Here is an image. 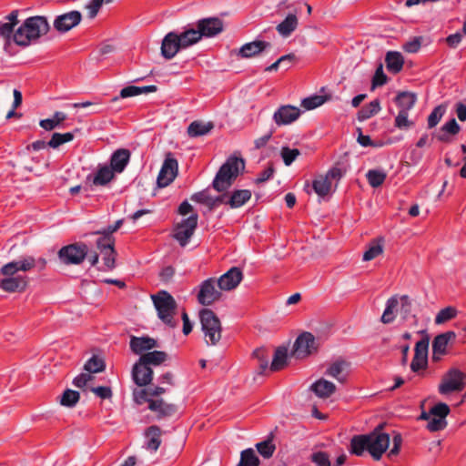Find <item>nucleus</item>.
Masks as SVG:
<instances>
[{"instance_id": "obj_48", "label": "nucleus", "mask_w": 466, "mask_h": 466, "mask_svg": "<svg viewBox=\"0 0 466 466\" xmlns=\"http://www.w3.org/2000/svg\"><path fill=\"white\" fill-rule=\"evenodd\" d=\"M252 356L258 362V366H259L258 373L263 374L265 372V370L268 368V360H269L268 350L265 348H258L253 351Z\"/></svg>"}, {"instance_id": "obj_39", "label": "nucleus", "mask_w": 466, "mask_h": 466, "mask_svg": "<svg viewBox=\"0 0 466 466\" xmlns=\"http://www.w3.org/2000/svg\"><path fill=\"white\" fill-rule=\"evenodd\" d=\"M312 187L319 197L324 198L330 192L331 182L324 175H319L313 180Z\"/></svg>"}, {"instance_id": "obj_30", "label": "nucleus", "mask_w": 466, "mask_h": 466, "mask_svg": "<svg viewBox=\"0 0 466 466\" xmlns=\"http://www.w3.org/2000/svg\"><path fill=\"white\" fill-rule=\"evenodd\" d=\"M385 63L389 72L398 74L403 68L404 58L400 52L389 51L385 56Z\"/></svg>"}, {"instance_id": "obj_51", "label": "nucleus", "mask_w": 466, "mask_h": 466, "mask_svg": "<svg viewBox=\"0 0 466 466\" xmlns=\"http://www.w3.org/2000/svg\"><path fill=\"white\" fill-rule=\"evenodd\" d=\"M256 448H257L258 453L266 459L272 457V455L276 450L275 444L273 443L272 440L269 438L263 441L258 442L256 444Z\"/></svg>"}, {"instance_id": "obj_4", "label": "nucleus", "mask_w": 466, "mask_h": 466, "mask_svg": "<svg viewBox=\"0 0 466 466\" xmlns=\"http://www.w3.org/2000/svg\"><path fill=\"white\" fill-rule=\"evenodd\" d=\"M154 306L157 311L158 318L167 325L175 328L177 323L173 320L177 309V302L174 298L166 290H160L152 295Z\"/></svg>"}, {"instance_id": "obj_16", "label": "nucleus", "mask_w": 466, "mask_h": 466, "mask_svg": "<svg viewBox=\"0 0 466 466\" xmlns=\"http://www.w3.org/2000/svg\"><path fill=\"white\" fill-rule=\"evenodd\" d=\"M243 279V273L239 268H229L218 279V287L220 290L230 291L236 289Z\"/></svg>"}, {"instance_id": "obj_28", "label": "nucleus", "mask_w": 466, "mask_h": 466, "mask_svg": "<svg viewBox=\"0 0 466 466\" xmlns=\"http://www.w3.org/2000/svg\"><path fill=\"white\" fill-rule=\"evenodd\" d=\"M310 389L318 397L322 399L330 397L336 391L335 384L325 379L317 380L311 385Z\"/></svg>"}, {"instance_id": "obj_49", "label": "nucleus", "mask_w": 466, "mask_h": 466, "mask_svg": "<svg viewBox=\"0 0 466 466\" xmlns=\"http://www.w3.org/2000/svg\"><path fill=\"white\" fill-rule=\"evenodd\" d=\"M386 173L381 170L370 169L367 172L366 177L372 187H379L386 179Z\"/></svg>"}, {"instance_id": "obj_44", "label": "nucleus", "mask_w": 466, "mask_h": 466, "mask_svg": "<svg viewBox=\"0 0 466 466\" xmlns=\"http://www.w3.org/2000/svg\"><path fill=\"white\" fill-rule=\"evenodd\" d=\"M260 461L251 448L246 449L240 453V460L237 466H259Z\"/></svg>"}, {"instance_id": "obj_38", "label": "nucleus", "mask_w": 466, "mask_h": 466, "mask_svg": "<svg viewBox=\"0 0 466 466\" xmlns=\"http://www.w3.org/2000/svg\"><path fill=\"white\" fill-rule=\"evenodd\" d=\"M179 40L182 45V48H187L201 40V36L198 28H187L182 33L178 34Z\"/></svg>"}, {"instance_id": "obj_50", "label": "nucleus", "mask_w": 466, "mask_h": 466, "mask_svg": "<svg viewBox=\"0 0 466 466\" xmlns=\"http://www.w3.org/2000/svg\"><path fill=\"white\" fill-rule=\"evenodd\" d=\"M74 139V135L71 132L67 133H54L51 139L47 142L48 147L57 148L61 145L70 142Z\"/></svg>"}, {"instance_id": "obj_23", "label": "nucleus", "mask_w": 466, "mask_h": 466, "mask_svg": "<svg viewBox=\"0 0 466 466\" xmlns=\"http://www.w3.org/2000/svg\"><path fill=\"white\" fill-rule=\"evenodd\" d=\"M148 409L157 413V419H163L174 415L177 408L175 404L167 403L163 399L149 401Z\"/></svg>"}, {"instance_id": "obj_8", "label": "nucleus", "mask_w": 466, "mask_h": 466, "mask_svg": "<svg viewBox=\"0 0 466 466\" xmlns=\"http://www.w3.org/2000/svg\"><path fill=\"white\" fill-rule=\"evenodd\" d=\"M0 276H2L0 278V289L5 292H23L28 286L27 277L17 275L15 272L5 273L3 266L0 268Z\"/></svg>"}, {"instance_id": "obj_7", "label": "nucleus", "mask_w": 466, "mask_h": 466, "mask_svg": "<svg viewBox=\"0 0 466 466\" xmlns=\"http://www.w3.org/2000/svg\"><path fill=\"white\" fill-rule=\"evenodd\" d=\"M466 374L461 370L452 368L450 369L442 377L439 385V392L447 395L453 391H461L466 385Z\"/></svg>"}, {"instance_id": "obj_26", "label": "nucleus", "mask_w": 466, "mask_h": 466, "mask_svg": "<svg viewBox=\"0 0 466 466\" xmlns=\"http://www.w3.org/2000/svg\"><path fill=\"white\" fill-rule=\"evenodd\" d=\"M460 130L461 127L456 119L451 118L444 124L438 132L434 133L433 136L441 142L449 143L451 142L450 136L457 135Z\"/></svg>"}, {"instance_id": "obj_47", "label": "nucleus", "mask_w": 466, "mask_h": 466, "mask_svg": "<svg viewBox=\"0 0 466 466\" xmlns=\"http://www.w3.org/2000/svg\"><path fill=\"white\" fill-rule=\"evenodd\" d=\"M383 252L382 239H374L364 252L362 259L370 261L376 258Z\"/></svg>"}, {"instance_id": "obj_34", "label": "nucleus", "mask_w": 466, "mask_h": 466, "mask_svg": "<svg viewBox=\"0 0 466 466\" xmlns=\"http://www.w3.org/2000/svg\"><path fill=\"white\" fill-rule=\"evenodd\" d=\"M365 451H369V437L367 434L353 436L350 440V453L356 456H362Z\"/></svg>"}, {"instance_id": "obj_20", "label": "nucleus", "mask_w": 466, "mask_h": 466, "mask_svg": "<svg viewBox=\"0 0 466 466\" xmlns=\"http://www.w3.org/2000/svg\"><path fill=\"white\" fill-rule=\"evenodd\" d=\"M36 267V260L34 257L27 256L17 260L10 261L3 265V271L7 274L18 271L26 272Z\"/></svg>"}, {"instance_id": "obj_56", "label": "nucleus", "mask_w": 466, "mask_h": 466, "mask_svg": "<svg viewBox=\"0 0 466 466\" xmlns=\"http://www.w3.org/2000/svg\"><path fill=\"white\" fill-rule=\"evenodd\" d=\"M394 125L399 129H409L414 126V122L409 119V112L399 111L395 117Z\"/></svg>"}, {"instance_id": "obj_59", "label": "nucleus", "mask_w": 466, "mask_h": 466, "mask_svg": "<svg viewBox=\"0 0 466 466\" xmlns=\"http://www.w3.org/2000/svg\"><path fill=\"white\" fill-rule=\"evenodd\" d=\"M428 350H429V337L426 336L425 338L421 339L420 341H418L415 345L414 349V356L421 357L428 359Z\"/></svg>"}, {"instance_id": "obj_57", "label": "nucleus", "mask_w": 466, "mask_h": 466, "mask_svg": "<svg viewBox=\"0 0 466 466\" xmlns=\"http://www.w3.org/2000/svg\"><path fill=\"white\" fill-rule=\"evenodd\" d=\"M400 308L399 309L400 315L403 320H407L411 316L412 303L408 295H403L400 298Z\"/></svg>"}, {"instance_id": "obj_32", "label": "nucleus", "mask_w": 466, "mask_h": 466, "mask_svg": "<svg viewBox=\"0 0 466 466\" xmlns=\"http://www.w3.org/2000/svg\"><path fill=\"white\" fill-rule=\"evenodd\" d=\"M251 191L248 189H236L229 194L228 206L230 208H239L251 198Z\"/></svg>"}, {"instance_id": "obj_21", "label": "nucleus", "mask_w": 466, "mask_h": 466, "mask_svg": "<svg viewBox=\"0 0 466 466\" xmlns=\"http://www.w3.org/2000/svg\"><path fill=\"white\" fill-rule=\"evenodd\" d=\"M131 350L137 355H142L144 352L158 347L157 341L150 337L132 336L129 343Z\"/></svg>"}, {"instance_id": "obj_41", "label": "nucleus", "mask_w": 466, "mask_h": 466, "mask_svg": "<svg viewBox=\"0 0 466 466\" xmlns=\"http://www.w3.org/2000/svg\"><path fill=\"white\" fill-rule=\"evenodd\" d=\"M399 306V299L396 296L390 298L387 300L386 308L381 316V322L384 324H390L395 319V310Z\"/></svg>"}, {"instance_id": "obj_54", "label": "nucleus", "mask_w": 466, "mask_h": 466, "mask_svg": "<svg viewBox=\"0 0 466 466\" xmlns=\"http://www.w3.org/2000/svg\"><path fill=\"white\" fill-rule=\"evenodd\" d=\"M326 101L327 96L316 95L304 98L301 101V106L304 107L306 110H312L323 105Z\"/></svg>"}, {"instance_id": "obj_42", "label": "nucleus", "mask_w": 466, "mask_h": 466, "mask_svg": "<svg viewBox=\"0 0 466 466\" xmlns=\"http://www.w3.org/2000/svg\"><path fill=\"white\" fill-rule=\"evenodd\" d=\"M380 110V104L378 99L370 102L358 112V120L364 121L378 114Z\"/></svg>"}, {"instance_id": "obj_52", "label": "nucleus", "mask_w": 466, "mask_h": 466, "mask_svg": "<svg viewBox=\"0 0 466 466\" xmlns=\"http://www.w3.org/2000/svg\"><path fill=\"white\" fill-rule=\"evenodd\" d=\"M447 106L444 104L437 106L428 116V127L432 128L436 127L445 114Z\"/></svg>"}, {"instance_id": "obj_11", "label": "nucleus", "mask_w": 466, "mask_h": 466, "mask_svg": "<svg viewBox=\"0 0 466 466\" xmlns=\"http://www.w3.org/2000/svg\"><path fill=\"white\" fill-rule=\"evenodd\" d=\"M218 285V280L213 278L208 279L204 280L201 285L198 294V300L203 306H210L215 301L220 299L222 293L219 289H218L216 286Z\"/></svg>"}, {"instance_id": "obj_12", "label": "nucleus", "mask_w": 466, "mask_h": 466, "mask_svg": "<svg viewBox=\"0 0 466 466\" xmlns=\"http://www.w3.org/2000/svg\"><path fill=\"white\" fill-rule=\"evenodd\" d=\"M171 154H167L161 169L158 173L157 183L159 187H167L176 178L178 172V163L177 159L170 157Z\"/></svg>"}, {"instance_id": "obj_29", "label": "nucleus", "mask_w": 466, "mask_h": 466, "mask_svg": "<svg viewBox=\"0 0 466 466\" xmlns=\"http://www.w3.org/2000/svg\"><path fill=\"white\" fill-rule=\"evenodd\" d=\"M161 429L157 425L148 427L146 431V437L147 439L146 448L153 452H156L161 444Z\"/></svg>"}, {"instance_id": "obj_22", "label": "nucleus", "mask_w": 466, "mask_h": 466, "mask_svg": "<svg viewBox=\"0 0 466 466\" xmlns=\"http://www.w3.org/2000/svg\"><path fill=\"white\" fill-rule=\"evenodd\" d=\"M132 378L134 382L139 386L148 385L153 379V370L140 362H137L132 370Z\"/></svg>"}, {"instance_id": "obj_46", "label": "nucleus", "mask_w": 466, "mask_h": 466, "mask_svg": "<svg viewBox=\"0 0 466 466\" xmlns=\"http://www.w3.org/2000/svg\"><path fill=\"white\" fill-rule=\"evenodd\" d=\"M66 119V115L63 112L56 111L53 118L43 119L39 122L41 127L46 131H51L58 127L63 121Z\"/></svg>"}, {"instance_id": "obj_1", "label": "nucleus", "mask_w": 466, "mask_h": 466, "mask_svg": "<svg viewBox=\"0 0 466 466\" xmlns=\"http://www.w3.org/2000/svg\"><path fill=\"white\" fill-rule=\"evenodd\" d=\"M49 29L50 25L46 16H31L15 30L13 41L19 46H28L33 41L46 35Z\"/></svg>"}, {"instance_id": "obj_64", "label": "nucleus", "mask_w": 466, "mask_h": 466, "mask_svg": "<svg viewBox=\"0 0 466 466\" xmlns=\"http://www.w3.org/2000/svg\"><path fill=\"white\" fill-rule=\"evenodd\" d=\"M311 461L317 466H331L329 455L324 451H317L311 455Z\"/></svg>"}, {"instance_id": "obj_62", "label": "nucleus", "mask_w": 466, "mask_h": 466, "mask_svg": "<svg viewBox=\"0 0 466 466\" xmlns=\"http://www.w3.org/2000/svg\"><path fill=\"white\" fill-rule=\"evenodd\" d=\"M102 5H103L102 0H90L85 5V9L87 11L88 18L94 19L97 15Z\"/></svg>"}, {"instance_id": "obj_9", "label": "nucleus", "mask_w": 466, "mask_h": 466, "mask_svg": "<svg viewBox=\"0 0 466 466\" xmlns=\"http://www.w3.org/2000/svg\"><path fill=\"white\" fill-rule=\"evenodd\" d=\"M317 349L315 337L310 332H303L296 339L291 355L297 359H304Z\"/></svg>"}, {"instance_id": "obj_61", "label": "nucleus", "mask_w": 466, "mask_h": 466, "mask_svg": "<svg viewBox=\"0 0 466 466\" xmlns=\"http://www.w3.org/2000/svg\"><path fill=\"white\" fill-rule=\"evenodd\" d=\"M449 413L450 408L446 403L443 402H440L434 405L430 410V414L443 420H445Z\"/></svg>"}, {"instance_id": "obj_27", "label": "nucleus", "mask_w": 466, "mask_h": 466, "mask_svg": "<svg viewBox=\"0 0 466 466\" xmlns=\"http://www.w3.org/2000/svg\"><path fill=\"white\" fill-rule=\"evenodd\" d=\"M130 152L127 149H117L115 151L110 159L111 169L114 172L121 173L129 162Z\"/></svg>"}, {"instance_id": "obj_19", "label": "nucleus", "mask_w": 466, "mask_h": 466, "mask_svg": "<svg viewBox=\"0 0 466 466\" xmlns=\"http://www.w3.org/2000/svg\"><path fill=\"white\" fill-rule=\"evenodd\" d=\"M269 42L262 40H255L253 42L244 44L238 51V56L241 58H252L258 56L268 47H270Z\"/></svg>"}, {"instance_id": "obj_58", "label": "nucleus", "mask_w": 466, "mask_h": 466, "mask_svg": "<svg viewBox=\"0 0 466 466\" xmlns=\"http://www.w3.org/2000/svg\"><path fill=\"white\" fill-rule=\"evenodd\" d=\"M281 157L286 166H290L295 159L300 155V152L297 148L290 149L288 147L281 148Z\"/></svg>"}, {"instance_id": "obj_3", "label": "nucleus", "mask_w": 466, "mask_h": 466, "mask_svg": "<svg viewBox=\"0 0 466 466\" xmlns=\"http://www.w3.org/2000/svg\"><path fill=\"white\" fill-rule=\"evenodd\" d=\"M201 329L208 345L215 346L221 339L222 327L218 317L209 309H203L199 312Z\"/></svg>"}, {"instance_id": "obj_53", "label": "nucleus", "mask_w": 466, "mask_h": 466, "mask_svg": "<svg viewBox=\"0 0 466 466\" xmlns=\"http://www.w3.org/2000/svg\"><path fill=\"white\" fill-rule=\"evenodd\" d=\"M84 369L89 373L101 372L105 370V362L102 359L93 356L86 362Z\"/></svg>"}, {"instance_id": "obj_15", "label": "nucleus", "mask_w": 466, "mask_h": 466, "mask_svg": "<svg viewBox=\"0 0 466 466\" xmlns=\"http://www.w3.org/2000/svg\"><path fill=\"white\" fill-rule=\"evenodd\" d=\"M81 20V13L79 11L73 10L56 16L54 21V27L58 32L65 33L79 25Z\"/></svg>"}, {"instance_id": "obj_33", "label": "nucleus", "mask_w": 466, "mask_h": 466, "mask_svg": "<svg viewBox=\"0 0 466 466\" xmlns=\"http://www.w3.org/2000/svg\"><path fill=\"white\" fill-rule=\"evenodd\" d=\"M167 360V354L165 351L154 350L142 354L138 360L140 364L147 367L150 365L158 366Z\"/></svg>"}, {"instance_id": "obj_5", "label": "nucleus", "mask_w": 466, "mask_h": 466, "mask_svg": "<svg viewBox=\"0 0 466 466\" xmlns=\"http://www.w3.org/2000/svg\"><path fill=\"white\" fill-rule=\"evenodd\" d=\"M383 424H380L370 433L367 434L369 437V453L375 461H380L390 446V437L388 433L381 432Z\"/></svg>"}, {"instance_id": "obj_60", "label": "nucleus", "mask_w": 466, "mask_h": 466, "mask_svg": "<svg viewBox=\"0 0 466 466\" xmlns=\"http://www.w3.org/2000/svg\"><path fill=\"white\" fill-rule=\"evenodd\" d=\"M387 81L388 77L383 72V66L382 64H380L372 78V89H374L377 86H381L385 85Z\"/></svg>"}, {"instance_id": "obj_25", "label": "nucleus", "mask_w": 466, "mask_h": 466, "mask_svg": "<svg viewBox=\"0 0 466 466\" xmlns=\"http://www.w3.org/2000/svg\"><path fill=\"white\" fill-rule=\"evenodd\" d=\"M18 10H13L5 16L7 22L0 23V35L8 42L13 40L15 27L18 24Z\"/></svg>"}, {"instance_id": "obj_6", "label": "nucleus", "mask_w": 466, "mask_h": 466, "mask_svg": "<svg viewBox=\"0 0 466 466\" xmlns=\"http://www.w3.org/2000/svg\"><path fill=\"white\" fill-rule=\"evenodd\" d=\"M87 254L88 248L86 244L76 242L61 248L58 251V258L65 265H79Z\"/></svg>"}, {"instance_id": "obj_24", "label": "nucleus", "mask_w": 466, "mask_h": 466, "mask_svg": "<svg viewBox=\"0 0 466 466\" xmlns=\"http://www.w3.org/2000/svg\"><path fill=\"white\" fill-rule=\"evenodd\" d=\"M349 363L345 360H336L331 363L325 371L327 376L334 378L340 383H344L347 380Z\"/></svg>"}, {"instance_id": "obj_14", "label": "nucleus", "mask_w": 466, "mask_h": 466, "mask_svg": "<svg viewBox=\"0 0 466 466\" xmlns=\"http://www.w3.org/2000/svg\"><path fill=\"white\" fill-rule=\"evenodd\" d=\"M196 26L202 37H212L223 31V22L218 17L199 19Z\"/></svg>"}, {"instance_id": "obj_36", "label": "nucleus", "mask_w": 466, "mask_h": 466, "mask_svg": "<svg viewBox=\"0 0 466 466\" xmlns=\"http://www.w3.org/2000/svg\"><path fill=\"white\" fill-rule=\"evenodd\" d=\"M395 102L400 111L409 112L412 109L417 102V96L411 92H400L395 97Z\"/></svg>"}, {"instance_id": "obj_43", "label": "nucleus", "mask_w": 466, "mask_h": 466, "mask_svg": "<svg viewBox=\"0 0 466 466\" xmlns=\"http://www.w3.org/2000/svg\"><path fill=\"white\" fill-rule=\"evenodd\" d=\"M114 177V171L111 167L104 166L100 167L93 178V184L96 186H105Z\"/></svg>"}, {"instance_id": "obj_55", "label": "nucleus", "mask_w": 466, "mask_h": 466, "mask_svg": "<svg viewBox=\"0 0 466 466\" xmlns=\"http://www.w3.org/2000/svg\"><path fill=\"white\" fill-rule=\"evenodd\" d=\"M457 315V309L453 307H446L439 311L435 318V324L441 325L448 320L454 319Z\"/></svg>"}, {"instance_id": "obj_13", "label": "nucleus", "mask_w": 466, "mask_h": 466, "mask_svg": "<svg viewBox=\"0 0 466 466\" xmlns=\"http://www.w3.org/2000/svg\"><path fill=\"white\" fill-rule=\"evenodd\" d=\"M301 115V110L291 105L280 106L273 115L277 126H287L296 121Z\"/></svg>"}, {"instance_id": "obj_18", "label": "nucleus", "mask_w": 466, "mask_h": 466, "mask_svg": "<svg viewBox=\"0 0 466 466\" xmlns=\"http://www.w3.org/2000/svg\"><path fill=\"white\" fill-rule=\"evenodd\" d=\"M456 339L454 331H446L437 335L432 342V360L439 361L446 354V348L450 341Z\"/></svg>"}, {"instance_id": "obj_10", "label": "nucleus", "mask_w": 466, "mask_h": 466, "mask_svg": "<svg viewBox=\"0 0 466 466\" xmlns=\"http://www.w3.org/2000/svg\"><path fill=\"white\" fill-rule=\"evenodd\" d=\"M198 214H193L176 226L174 238L178 241L181 247L187 246L193 236L198 226Z\"/></svg>"}, {"instance_id": "obj_31", "label": "nucleus", "mask_w": 466, "mask_h": 466, "mask_svg": "<svg viewBox=\"0 0 466 466\" xmlns=\"http://www.w3.org/2000/svg\"><path fill=\"white\" fill-rule=\"evenodd\" d=\"M299 20L296 14H289L286 18L279 23L276 30L282 37H289L298 27Z\"/></svg>"}, {"instance_id": "obj_2", "label": "nucleus", "mask_w": 466, "mask_h": 466, "mask_svg": "<svg viewBox=\"0 0 466 466\" xmlns=\"http://www.w3.org/2000/svg\"><path fill=\"white\" fill-rule=\"evenodd\" d=\"M245 168L243 158L231 157L220 167L212 182V187L218 192L227 191Z\"/></svg>"}, {"instance_id": "obj_45", "label": "nucleus", "mask_w": 466, "mask_h": 466, "mask_svg": "<svg viewBox=\"0 0 466 466\" xmlns=\"http://www.w3.org/2000/svg\"><path fill=\"white\" fill-rule=\"evenodd\" d=\"M80 394L76 390H66L59 397V403L66 408H73L79 401Z\"/></svg>"}, {"instance_id": "obj_63", "label": "nucleus", "mask_w": 466, "mask_h": 466, "mask_svg": "<svg viewBox=\"0 0 466 466\" xmlns=\"http://www.w3.org/2000/svg\"><path fill=\"white\" fill-rule=\"evenodd\" d=\"M133 396L137 404H142L146 401L149 403L150 400H154L150 398V389L135 390Z\"/></svg>"}, {"instance_id": "obj_37", "label": "nucleus", "mask_w": 466, "mask_h": 466, "mask_svg": "<svg viewBox=\"0 0 466 466\" xmlns=\"http://www.w3.org/2000/svg\"><path fill=\"white\" fill-rule=\"evenodd\" d=\"M214 128L212 122L193 121L187 127V135L190 137H198L208 134Z\"/></svg>"}, {"instance_id": "obj_40", "label": "nucleus", "mask_w": 466, "mask_h": 466, "mask_svg": "<svg viewBox=\"0 0 466 466\" xmlns=\"http://www.w3.org/2000/svg\"><path fill=\"white\" fill-rule=\"evenodd\" d=\"M93 234L101 235L96 240V248L101 253H109L110 255L115 253V238L113 236L106 233H96V231Z\"/></svg>"}, {"instance_id": "obj_35", "label": "nucleus", "mask_w": 466, "mask_h": 466, "mask_svg": "<svg viewBox=\"0 0 466 466\" xmlns=\"http://www.w3.org/2000/svg\"><path fill=\"white\" fill-rule=\"evenodd\" d=\"M288 364V349L284 346L279 347L275 350V353L269 366V370L272 372L279 371L284 369Z\"/></svg>"}, {"instance_id": "obj_17", "label": "nucleus", "mask_w": 466, "mask_h": 466, "mask_svg": "<svg viewBox=\"0 0 466 466\" xmlns=\"http://www.w3.org/2000/svg\"><path fill=\"white\" fill-rule=\"evenodd\" d=\"M161 55L166 59H172L182 48L178 34L175 32L167 33L161 43Z\"/></svg>"}]
</instances>
